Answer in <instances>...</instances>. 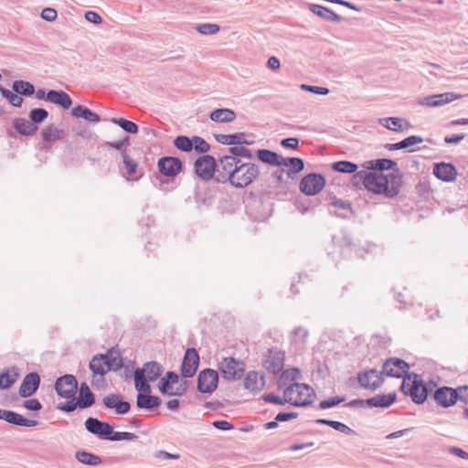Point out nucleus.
<instances>
[{
	"label": "nucleus",
	"mask_w": 468,
	"mask_h": 468,
	"mask_svg": "<svg viewBox=\"0 0 468 468\" xmlns=\"http://www.w3.org/2000/svg\"><path fill=\"white\" fill-rule=\"evenodd\" d=\"M260 176V166L254 163H242L239 158L220 156L217 182L229 183L236 188H245Z\"/></svg>",
	"instance_id": "obj_1"
},
{
	"label": "nucleus",
	"mask_w": 468,
	"mask_h": 468,
	"mask_svg": "<svg viewBox=\"0 0 468 468\" xmlns=\"http://www.w3.org/2000/svg\"><path fill=\"white\" fill-rule=\"evenodd\" d=\"M123 363L120 356H114L112 352L106 354H98L92 357L90 362V369L93 375H99L100 378L92 379V385L100 387L104 382V375L111 369H120Z\"/></svg>",
	"instance_id": "obj_2"
},
{
	"label": "nucleus",
	"mask_w": 468,
	"mask_h": 468,
	"mask_svg": "<svg viewBox=\"0 0 468 468\" xmlns=\"http://www.w3.org/2000/svg\"><path fill=\"white\" fill-rule=\"evenodd\" d=\"M401 391L411 398L417 404H422L432 391V387L424 383L421 376L410 373L402 381Z\"/></svg>",
	"instance_id": "obj_3"
},
{
	"label": "nucleus",
	"mask_w": 468,
	"mask_h": 468,
	"mask_svg": "<svg viewBox=\"0 0 468 468\" xmlns=\"http://www.w3.org/2000/svg\"><path fill=\"white\" fill-rule=\"evenodd\" d=\"M313 388L306 384L292 383L284 389V397L292 398L289 401L295 407H306L312 403Z\"/></svg>",
	"instance_id": "obj_4"
},
{
	"label": "nucleus",
	"mask_w": 468,
	"mask_h": 468,
	"mask_svg": "<svg viewBox=\"0 0 468 468\" xmlns=\"http://www.w3.org/2000/svg\"><path fill=\"white\" fill-rule=\"evenodd\" d=\"M355 179L363 180L365 187L375 194H385L388 190V176L376 172L359 171L354 174Z\"/></svg>",
	"instance_id": "obj_5"
},
{
	"label": "nucleus",
	"mask_w": 468,
	"mask_h": 468,
	"mask_svg": "<svg viewBox=\"0 0 468 468\" xmlns=\"http://www.w3.org/2000/svg\"><path fill=\"white\" fill-rule=\"evenodd\" d=\"M195 173L203 180H209L215 176L217 180V174L218 169V161L208 154L199 156L194 163Z\"/></svg>",
	"instance_id": "obj_6"
},
{
	"label": "nucleus",
	"mask_w": 468,
	"mask_h": 468,
	"mask_svg": "<svg viewBox=\"0 0 468 468\" xmlns=\"http://www.w3.org/2000/svg\"><path fill=\"white\" fill-rule=\"evenodd\" d=\"M218 370L227 380L239 379L245 370L244 363L234 357H224L218 364Z\"/></svg>",
	"instance_id": "obj_7"
},
{
	"label": "nucleus",
	"mask_w": 468,
	"mask_h": 468,
	"mask_svg": "<svg viewBox=\"0 0 468 468\" xmlns=\"http://www.w3.org/2000/svg\"><path fill=\"white\" fill-rule=\"evenodd\" d=\"M77 389L78 381L73 375L66 374L59 377L55 382V390L61 398L75 399Z\"/></svg>",
	"instance_id": "obj_8"
},
{
	"label": "nucleus",
	"mask_w": 468,
	"mask_h": 468,
	"mask_svg": "<svg viewBox=\"0 0 468 468\" xmlns=\"http://www.w3.org/2000/svg\"><path fill=\"white\" fill-rule=\"evenodd\" d=\"M325 185L324 177L320 174L311 173L300 181V190L306 196H314L319 193Z\"/></svg>",
	"instance_id": "obj_9"
},
{
	"label": "nucleus",
	"mask_w": 468,
	"mask_h": 468,
	"mask_svg": "<svg viewBox=\"0 0 468 468\" xmlns=\"http://www.w3.org/2000/svg\"><path fill=\"white\" fill-rule=\"evenodd\" d=\"M410 365L403 359L398 357H391L387 359L383 364L382 374L388 377L405 378L408 376Z\"/></svg>",
	"instance_id": "obj_10"
},
{
	"label": "nucleus",
	"mask_w": 468,
	"mask_h": 468,
	"mask_svg": "<svg viewBox=\"0 0 468 468\" xmlns=\"http://www.w3.org/2000/svg\"><path fill=\"white\" fill-rule=\"evenodd\" d=\"M218 382V372L211 368L202 370L197 377V390L200 393H212Z\"/></svg>",
	"instance_id": "obj_11"
},
{
	"label": "nucleus",
	"mask_w": 468,
	"mask_h": 468,
	"mask_svg": "<svg viewBox=\"0 0 468 468\" xmlns=\"http://www.w3.org/2000/svg\"><path fill=\"white\" fill-rule=\"evenodd\" d=\"M181 160L174 156H164L157 161L158 171L166 177H175L182 171Z\"/></svg>",
	"instance_id": "obj_12"
},
{
	"label": "nucleus",
	"mask_w": 468,
	"mask_h": 468,
	"mask_svg": "<svg viewBox=\"0 0 468 468\" xmlns=\"http://www.w3.org/2000/svg\"><path fill=\"white\" fill-rule=\"evenodd\" d=\"M357 381L362 388L376 390L382 385L384 378L382 372L367 369L357 374Z\"/></svg>",
	"instance_id": "obj_13"
},
{
	"label": "nucleus",
	"mask_w": 468,
	"mask_h": 468,
	"mask_svg": "<svg viewBox=\"0 0 468 468\" xmlns=\"http://www.w3.org/2000/svg\"><path fill=\"white\" fill-rule=\"evenodd\" d=\"M199 365V355L196 348H187L181 365V375L184 378H192Z\"/></svg>",
	"instance_id": "obj_14"
},
{
	"label": "nucleus",
	"mask_w": 468,
	"mask_h": 468,
	"mask_svg": "<svg viewBox=\"0 0 468 468\" xmlns=\"http://www.w3.org/2000/svg\"><path fill=\"white\" fill-rule=\"evenodd\" d=\"M86 430L101 440H107L111 434L112 426L109 422L102 421L97 418L89 417L85 420Z\"/></svg>",
	"instance_id": "obj_15"
},
{
	"label": "nucleus",
	"mask_w": 468,
	"mask_h": 468,
	"mask_svg": "<svg viewBox=\"0 0 468 468\" xmlns=\"http://www.w3.org/2000/svg\"><path fill=\"white\" fill-rule=\"evenodd\" d=\"M459 98H461V95L454 92H444L420 98L419 104L426 107H440Z\"/></svg>",
	"instance_id": "obj_16"
},
{
	"label": "nucleus",
	"mask_w": 468,
	"mask_h": 468,
	"mask_svg": "<svg viewBox=\"0 0 468 468\" xmlns=\"http://www.w3.org/2000/svg\"><path fill=\"white\" fill-rule=\"evenodd\" d=\"M433 399L439 406L449 408L457 402V390L446 386L438 388L433 393Z\"/></svg>",
	"instance_id": "obj_17"
},
{
	"label": "nucleus",
	"mask_w": 468,
	"mask_h": 468,
	"mask_svg": "<svg viewBox=\"0 0 468 468\" xmlns=\"http://www.w3.org/2000/svg\"><path fill=\"white\" fill-rule=\"evenodd\" d=\"M40 381V376L37 372L27 374L19 387L20 397L28 398L34 395L39 388Z\"/></svg>",
	"instance_id": "obj_18"
},
{
	"label": "nucleus",
	"mask_w": 468,
	"mask_h": 468,
	"mask_svg": "<svg viewBox=\"0 0 468 468\" xmlns=\"http://www.w3.org/2000/svg\"><path fill=\"white\" fill-rule=\"evenodd\" d=\"M283 365L284 353L277 349L269 350V354L264 360L266 369L272 374H278L282 370Z\"/></svg>",
	"instance_id": "obj_19"
},
{
	"label": "nucleus",
	"mask_w": 468,
	"mask_h": 468,
	"mask_svg": "<svg viewBox=\"0 0 468 468\" xmlns=\"http://www.w3.org/2000/svg\"><path fill=\"white\" fill-rule=\"evenodd\" d=\"M103 405L108 409H114L117 414H126L131 409L128 401L122 399L119 394H110L103 398Z\"/></svg>",
	"instance_id": "obj_20"
},
{
	"label": "nucleus",
	"mask_w": 468,
	"mask_h": 468,
	"mask_svg": "<svg viewBox=\"0 0 468 468\" xmlns=\"http://www.w3.org/2000/svg\"><path fill=\"white\" fill-rule=\"evenodd\" d=\"M282 166L285 169L287 179L292 181L297 178V175L304 169V161L300 157H283Z\"/></svg>",
	"instance_id": "obj_21"
},
{
	"label": "nucleus",
	"mask_w": 468,
	"mask_h": 468,
	"mask_svg": "<svg viewBox=\"0 0 468 468\" xmlns=\"http://www.w3.org/2000/svg\"><path fill=\"white\" fill-rule=\"evenodd\" d=\"M433 175L441 181L452 182L456 178L457 171L453 165L442 162L434 165Z\"/></svg>",
	"instance_id": "obj_22"
},
{
	"label": "nucleus",
	"mask_w": 468,
	"mask_h": 468,
	"mask_svg": "<svg viewBox=\"0 0 468 468\" xmlns=\"http://www.w3.org/2000/svg\"><path fill=\"white\" fill-rule=\"evenodd\" d=\"M378 123L395 133L406 132L410 128V123L401 117L380 118Z\"/></svg>",
	"instance_id": "obj_23"
},
{
	"label": "nucleus",
	"mask_w": 468,
	"mask_h": 468,
	"mask_svg": "<svg viewBox=\"0 0 468 468\" xmlns=\"http://www.w3.org/2000/svg\"><path fill=\"white\" fill-rule=\"evenodd\" d=\"M2 420L21 427H35L38 424L37 420L27 419L23 415L9 410H4Z\"/></svg>",
	"instance_id": "obj_24"
},
{
	"label": "nucleus",
	"mask_w": 468,
	"mask_h": 468,
	"mask_svg": "<svg viewBox=\"0 0 468 468\" xmlns=\"http://www.w3.org/2000/svg\"><path fill=\"white\" fill-rule=\"evenodd\" d=\"M215 139L218 143L224 145H250L251 141L245 138L244 133H236L233 134H215Z\"/></svg>",
	"instance_id": "obj_25"
},
{
	"label": "nucleus",
	"mask_w": 468,
	"mask_h": 468,
	"mask_svg": "<svg viewBox=\"0 0 468 468\" xmlns=\"http://www.w3.org/2000/svg\"><path fill=\"white\" fill-rule=\"evenodd\" d=\"M162 404V399L151 393L147 394H137L136 395V406L140 410H154L159 408Z\"/></svg>",
	"instance_id": "obj_26"
},
{
	"label": "nucleus",
	"mask_w": 468,
	"mask_h": 468,
	"mask_svg": "<svg viewBox=\"0 0 468 468\" xmlns=\"http://www.w3.org/2000/svg\"><path fill=\"white\" fill-rule=\"evenodd\" d=\"M47 101L63 109H69L72 105L71 98L63 90H49L47 92Z\"/></svg>",
	"instance_id": "obj_27"
},
{
	"label": "nucleus",
	"mask_w": 468,
	"mask_h": 468,
	"mask_svg": "<svg viewBox=\"0 0 468 468\" xmlns=\"http://www.w3.org/2000/svg\"><path fill=\"white\" fill-rule=\"evenodd\" d=\"M397 399L396 393L378 394L366 399L367 405L371 408H388Z\"/></svg>",
	"instance_id": "obj_28"
},
{
	"label": "nucleus",
	"mask_w": 468,
	"mask_h": 468,
	"mask_svg": "<svg viewBox=\"0 0 468 468\" xmlns=\"http://www.w3.org/2000/svg\"><path fill=\"white\" fill-rule=\"evenodd\" d=\"M256 156L261 162L273 166H282V162L283 160L282 155L268 149L257 150Z\"/></svg>",
	"instance_id": "obj_29"
},
{
	"label": "nucleus",
	"mask_w": 468,
	"mask_h": 468,
	"mask_svg": "<svg viewBox=\"0 0 468 468\" xmlns=\"http://www.w3.org/2000/svg\"><path fill=\"white\" fill-rule=\"evenodd\" d=\"M388 176V190L386 191V196L388 197H396L402 186V175L399 170L393 171Z\"/></svg>",
	"instance_id": "obj_30"
},
{
	"label": "nucleus",
	"mask_w": 468,
	"mask_h": 468,
	"mask_svg": "<svg viewBox=\"0 0 468 468\" xmlns=\"http://www.w3.org/2000/svg\"><path fill=\"white\" fill-rule=\"evenodd\" d=\"M78 400L80 409H88L95 403V396L86 382L80 384Z\"/></svg>",
	"instance_id": "obj_31"
},
{
	"label": "nucleus",
	"mask_w": 468,
	"mask_h": 468,
	"mask_svg": "<svg viewBox=\"0 0 468 468\" xmlns=\"http://www.w3.org/2000/svg\"><path fill=\"white\" fill-rule=\"evenodd\" d=\"M14 128L22 135L32 136L36 133L38 127L25 118H15L13 121Z\"/></svg>",
	"instance_id": "obj_32"
},
{
	"label": "nucleus",
	"mask_w": 468,
	"mask_h": 468,
	"mask_svg": "<svg viewBox=\"0 0 468 468\" xmlns=\"http://www.w3.org/2000/svg\"><path fill=\"white\" fill-rule=\"evenodd\" d=\"M236 112L228 108L216 109L209 115L211 121L219 123L231 122L236 119Z\"/></svg>",
	"instance_id": "obj_33"
},
{
	"label": "nucleus",
	"mask_w": 468,
	"mask_h": 468,
	"mask_svg": "<svg viewBox=\"0 0 468 468\" xmlns=\"http://www.w3.org/2000/svg\"><path fill=\"white\" fill-rule=\"evenodd\" d=\"M135 370H143V374L148 380L155 381L163 373V367L156 361L146 362L142 368Z\"/></svg>",
	"instance_id": "obj_34"
},
{
	"label": "nucleus",
	"mask_w": 468,
	"mask_h": 468,
	"mask_svg": "<svg viewBox=\"0 0 468 468\" xmlns=\"http://www.w3.org/2000/svg\"><path fill=\"white\" fill-rule=\"evenodd\" d=\"M423 141H424V139L421 136L410 135L398 143L387 144L385 145V148L388 151L402 150V149H407L415 144H421V143H423Z\"/></svg>",
	"instance_id": "obj_35"
},
{
	"label": "nucleus",
	"mask_w": 468,
	"mask_h": 468,
	"mask_svg": "<svg viewBox=\"0 0 468 468\" xmlns=\"http://www.w3.org/2000/svg\"><path fill=\"white\" fill-rule=\"evenodd\" d=\"M396 165L397 163L394 160L388 158L370 160L363 164L365 168L377 171L392 170Z\"/></svg>",
	"instance_id": "obj_36"
},
{
	"label": "nucleus",
	"mask_w": 468,
	"mask_h": 468,
	"mask_svg": "<svg viewBox=\"0 0 468 468\" xmlns=\"http://www.w3.org/2000/svg\"><path fill=\"white\" fill-rule=\"evenodd\" d=\"M244 387L250 391H260L264 387L263 378L255 371H250L244 378Z\"/></svg>",
	"instance_id": "obj_37"
},
{
	"label": "nucleus",
	"mask_w": 468,
	"mask_h": 468,
	"mask_svg": "<svg viewBox=\"0 0 468 468\" xmlns=\"http://www.w3.org/2000/svg\"><path fill=\"white\" fill-rule=\"evenodd\" d=\"M71 114L76 118H83L90 122H99L101 121L99 114L93 112L91 110L83 105H78L72 108Z\"/></svg>",
	"instance_id": "obj_38"
},
{
	"label": "nucleus",
	"mask_w": 468,
	"mask_h": 468,
	"mask_svg": "<svg viewBox=\"0 0 468 468\" xmlns=\"http://www.w3.org/2000/svg\"><path fill=\"white\" fill-rule=\"evenodd\" d=\"M65 131L58 129L54 125L46 126L41 133L42 140L45 143H51L58 140H62L65 137Z\"/></svg>",
	"instance_id": "obj_39"
},
{
	"label": "nucleus",
	"mask_w": 468,
	"mask_h": 468,
	"mask_svg": "<svg viewBox=\"0 0 468 468\" xmlns=\"http://www.w3.org/2000/svg\"><path fill=\"white\" fill-rule=\"evenodd\" d=\"M133 378H134L135 389L138 391L137 394L151 393V386H150L149 382H152V381L148 380L145 378V375L143 374V370H134Z\"/></svg>",
	"instance_id": "obj_40"
},
{
	"label": "nucleus",
	"mask_w": 468,
	"mask_h": 468,
	"mask_svg": "<svg viewBox=\"0 0 468 468\" xmlns=\"http://www.w3.org/2000/svg\"><path fill=\"white\" fill-rule=\"evenodd\" d=\"M12 89L16 93L26 97H29L35 93L34 85L26 80H15Z\"/></svg>",
	"instance_id": "obj_41"
},
{
	"label": "nucleus",
	"mask_w": 468,
	"mask_h": 468,
	"mask_svg": "<svg viewBox=\"0 0 468 468\" xmlns=\"http://www.w3.org/2000/svg\"><path fill=\"white\" fill-rule=\"evenodd\" d=\"M332 169L342 174H356L358 166L351 161H337L332 164Z\"/></svg>",
	"instance_id": "obj_42"
},
{
	"label": "nucleus",
	"mask_w": 468,
	"mask_h": 468,
	"mask_svg": "<svg viewBox=\"0 0 468 468\" xmlns=\"http://www.w3.org/2000/svg\"><path fill=\"white\" fill-rule=\"evenodd\" d=\"M76 459L87 465L96 466L101 463V457L86 451H80L76 452Z\"/></svg>",
	"instance_id": "obj_43"
},
{
	"label": "nucleus",
	"mask_w": 468,
	"mask_h": 468,
	"mask_svg": "<svg viewBox=\"0 0 468 468\" xmlns=\"http://www.w3.org/2000/svg\"><path fill=\"white\" fill-rule=\"evenodd\" d=\"M111 122L114 124H117L120 126L122 130H124L126 133L131 134H135L138 133V125L129 120L123 119V118H112Z\"/></svg>",
	"instance_id": "obj_44"
},
{
	"label": "nucleus",
	"mask_w": 468,
	"mask_h": 468,
	"mask_svg": "<svg viewBox=\"0 0 468 468\" xmlns=\"http://www.w3.org/2000/svg\"><path fill=\"white\" fill-rule=\"evenodd\" d=\"M224 156H232V157H236V158H238L239 156H241V157H244L247 159H251L252 154L250 149H248L242 145H234L228 149V154H225Z\"/></svg>",
	"instance_id": "obj_45"
},
{
	"label": "nucleus",
	"mask_w": 468,
	"mask_h": 468,
	"mask_svg": "<svg viewBox=\"0 0 468 468\" xmlns=\"http://www.w3.org/2000/svg\"><path fill=\"white\" fill-rule=\"evenodd\" d=\"M17 374L14 372L10 374V370L7 369L0 373V389L5 390L10 388L16 381Z\"/></svg>",
	"instance_id": "obj_46"
},
{
	"label": "nucleus",
	"mask_w": 468,
	"mask_h": 468,
	"mask_svg": "<svg viewBox=\"0 0 468 468\" xmlns=\"http://www.w3.org/2000/svg\"><path fill=\"white\" fill-rule=\"evenodd\" d=\"M174 145L180 151L190 152L193 149L192 139L186 135H178L174 140Z\"/></svg>",
	"instance_id": "obj_47"
},
{
	"label": "nucleus",
	"mask_w": 468,
	"mask_h": 468,
	"mask_svg": "<svg viewBox=\"0 0 468 468\" xmlns=\"http://www.w3.org/2000/svg\"><path fill=\"white\" fill-rule=\"evenodd\" d=\"M272 183L277 187L285 188L288 185V180L286 176L285 168H280L271 174Z\"/></svg>",
	"instance_id": "obj_48"
},
{
	"label": "nucleus",
	"mask_w": 468,
	"mask_h": 468,
	"mask_svg": "<svg viewBox=\"0 0 468 468\" xmlns=\"http://www.w3.org/2000/svg\"><path fill=\"white\" fill-rule=\"evenodd\" d=\"M0 92L4 98H5L14 107H21L23 103V99L8 89H5L2 86H0Z\"/></svg>",
	"instance_id": "obj_49"
},
{
	"label": "nucleus",
	"mask_w": 468,
	"mask_h": 468,
	"mask_svg": "<svg viewBox=\"0 0 468 468\" xmlns=\"http://www.w3.org/2000/svg\"><path fill=\"white\" fill-rule=\"evenodd\" d=\"M28 116L31 122L37 125V123L43 122L48 118V112L43 108H35L30 111Z\"/></svg>",
	"instance_id": "obj_50"
},
{
	"label": "nucleus",
	"mask_w": 468,
	"mask_h": 468,
	"mask_svg": "<svg viewBox=\"0 0 468 468\" xmlns=\"http://www.w3.org/2000/svg\"><path fill=\"white\" fill-rule=\"evenodd\" d=\"M195 28L198 33L205 36L215 35L220 29L218 25L211 23L197 24Z\"/></svg>",
	"instance_id": "obj_51"
},
{
	"label": "nucleus",
	"mask_w": 468,
	"mask_h": 468,
	"mask_svg": "<svg viewBox=\"0 0 468 468\" xmlns=\"http://www.w3.org/2000/svg\"><path fill=\"white\" fill-rule=\"evenodd\" d=\"M122 157L127 174L129 176L134 175L138 166L137 163L125 151H122Z\"/></svg>",
	"instance_id": "obj_52"
},
{
	"label": "nucleus",
	"mask_w": 468,
	"mask_h": 468,
	"mask_svg": "<svg viewBox=\"0 0 468 468\" xmlns=\"http://www.w3.org/2000/svg\"><path fill=\"white\" fill-rule=\"evenodd\" d=\"M300 376V372L297 368H290L282 371L279 385H285L287 381H294Z\"/></svg>",
	"instance_id": "obj_53"
},
{
	"label": "nucleus",
	"mask_w": 468,
	"mask_h": 468,
	"mask_svg": "<svg viewBox=\"0 0 468 468\" xmlns=\"http://www.w3.org/2000/svg\"><path fill=\"white\" fill-rule=\"evenodd\" d=\"M192 142H193V148L197 153L206 154L210 149V145L202 137L193 136Z\"/></svg>",
	"instance_id": "obj_54"
},
{
	"label": "nucleus",
	"mask_w": 468,
	"mask_h": 468,
	"mask_svg": "<svg viewBox=\"0 0 468 468\" xmlns=\"http://www.w3.org/2000/svg\"><path fill=\"white\" fill-rule=\"evenodd\" d=\"M186 388H183L181 391H174L171 384H168L165 380L161 378L159 382V390L162 394H166L169 396H181L186 392Z\"/></svg>",
	"instance_id": "obj_55"
},
{
	"label": "nucleus",
	"mask_w": 468,
	"mask_h": 468,
	"mask_svg": "<svg viewBox=\"0 0 468 468\" xmlns=\"http://www.w3.org/2000/svg\"><path fill=\"white\" fill-rule=\"evenodd\" d=\"M345 400H346V397H339V396L332 397L327 399H324V400L320 401L319 408L321 410L330 409V408L339 405L340 403L344 402Z\"/></svg>",
	"instance_id": "obj_56"
},
{
	"label": "nucleus",
	"mask_w": 468,
	"mask_h": 468,
	"mask_svg": "<svg viewBox=\"0 0 468 468\" xmlns=\"http://www.w3.org/2000/svg\"><path fill=\"white\" fill-rule=\"evenodd\" d=\"M261 399L268 403H273L277 405H284L285 403H289L292 398H281L273 393H268L261 396Z\"/></svg>",
	"instance_id": "obj_57"
},
{
	"label": "nucleus",
	"mask_w": 468,
	"mask_h": 468,
	"mask_svg": "<svg viewBox=\"0 0 468 468\" xmlns=\"http://www.w3.org/2000/svg\"><path fill=\"white\" fill-rule=\"evenodd\" d=\"M331 205L338 209H342L349 212V214L353 213L352 205L348 201H345L337 198L335 196L330 197Z\"/></svg>",
	"instance_id": "obj_58"
},
{
	"label": "nucleus",
	"mask_w": 468,
	"mask_h": 468,
	"mask_svg": "<svg viewBox=\"0 0 468 468\" xmlns=\"http://www.w3.org/2000/svg\"><path fill=\"white\" fill-rule=\"evenodd\" d=\"M128 144H129V139H128V137H126V138L117 141V142H107V143H105L104 146L109 147V148L117 149L122 154V151L126 152V148H127Z\"/></svg>",
	"instance_id": "obj_59"
},
{
	"label": "nucleus",
	"mask_w": 468,
	"mask_h": 468,
	"mask_svg": "<svg viewBox=\"0 0 468 468\" xmlns=\"http://www.w3.org/2000/svg\"><path fill=\"white\" fill-rule=\"evenodd\" d=\"M329 427L345 434H353L355 431L343 422L331 420Z\"/></svg>",
	"instance_id": "obj_60"
},
{
	"label": "nucleus",
	"mask_w": 468,
	"mask_h": 468,
	"mask_svg": "<svg viewBox=\"0 0 468 468\" xmlns=\"http://www.w3.org/2000/svg\"><path fill=\"white\" fill-rule=\"evenodd\" d=\"M301 89L303 90L310 91L317 95H326L329 93V90L325 87L312 86L307 84H302Z\"/></svg>",
	"instance_id": "obj_61"
},
{
	"label": "nucleus",
	"mask_w": 468,
	"mask_h": 468,
	"mask_svg": "<svg viewBox=\"0 0 468 468\" xmlns=\"http://www.w3.org/2000/svg\"><path fill=\"white\" fill-rule=\"evenodd\" d=\"M77 407H79V400L77 399V401H74L72 399H69L65 403L58 405V410L68 413L73 412Z\"/></svg>",
	"instance_id": "obj_62"
},
{
	"label": "nucleus",
	"mask_w": 468,
	"mask_h": 468,
	"mask_svg": "<svg viewBox=\"0 0 468 468\" xmlns=\"http://www.w3.org/2000/svg\"><path fill=\"white\" fill-rule=\"evenodd\" d=\"M23 407L28 410L38 411L42 409V404L37 399H30L23 402Z\"/></svg>",
	"instance_id": "obj_63"
},
{
	"label": "nucleus",
	"mask_w": 468,
	"mask_h": 468,
	"mask_svg": "<svg viewBox=\"0 0 468 468\" xmlns=\"http://www.w3.org/2000/svg\"><path fill=\"white\" fill-rule=\"evenodd\" d=\"M455 389L457 390V401L468 404V385L460 386Z\"/></svg>",
	"instance_id": "obj_64"
}]
</instances>
